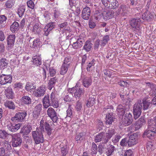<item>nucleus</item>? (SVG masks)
Returning <instances> with one entry per match:
<instances>
[{
  "label": "nucleus",
  "mask_w": 156,
  "mask_h": 156,
  "mask_svg": "<svg viewBox=\"0 0 156 156\" xmlns=\"http://www.w3.org/2000/svg\"><path fill=\"white\" fill-rule=\"evenodd\" d=\"M52 129L46 120L42 119L40 122L39 128L36 130L32 132V136H50L52 133Z\"/></svg>",
  "instance_id": "obj_1"
},
{
  "label": "nucleus",
  "mask_w": 156,
  "mask_h": 156,
  "mask_svg": "<svg viewBox=\"0 0 156 156\" xmlns=\"http://www.w3.org/2000/svg\"><path fill=\"white\" fill-rule=\"evenodd\" d=\"M142 109V103L141 100H139L133 107V114L135 119H137L140 116Z\"/></svg>",
  "instance_id": "obj_2"
},
{
  "label": "nucleus",
  "mask_w": 156,
  "mask_h": 156,
  "mask_svg": "<svg viewBox=\"0 0 156 156\" xmlns=\"http://www.w3.org/2000/svg\"><path fill=\"white\" fill-rule=\"evenodd\" d=\"M109 40V37L108 35L104 36L103 37L102 40H100L99 39L96 40L94 44V49H98L100 46L102 48H103L108 43Z\"/></svg>",
  "instance_id": "obj_3"
},
{
  "label": "nucleus",
  "mask_w": 156,
  "mask_h": 156,
  "mask_svg": "<svg viewBox=\"0 0 156 156\" xmlns=\"http://www.w3.org/2000/svg\"><path fill=\"white\" fill-rule=\"evenodd\" d=\"M140 21L139 17L136 18H133L130 20L129 24L134 31L139 30L140 26Z\"/></svg>",
  "instance_id": "obj_4"
},
{
  "label": "nucleus",
  "mask_w": 156,
  "mask_h": 156,
  "mask_svg": "<svg viewBox=\"0 0 156 156\" xmlns=\"http://www.w3.org/2000/svg\"><path fill=\"white\" fill-rule=\"evenodd\" d=\"M16 36L15 34L9 35L7 37V49L8 50L10 51L12 49L14 45Z\"/></svg>",
  "instance_id": "obj_5"
},
{
  "label": "nucleus",
  "mask_w": 156,
  "mask_h": 156,
  "mask_svg": "<svg viewBox=\"0 0 156 156\" xmlns=\"http://www.w3.org/2000/svg\"><path fill=\"white\" fill-rule=\"evenodd\" d=\"M27 115V112L25 111L16 113L14 117L11 118V120L14 122H22L25 118Z\"/></svg>",
  "instance_id": "obj_6"
},
{
  "label": "nucleus",
  "mask_w": 156,
  "mask_h": 156,
  "mask_svg": "<svg viewBox=\"0 0 156 156\" xmlns=\"http://www.w3.org/2000/svg\"><path fill=\"white\" fill-rule=\"evenodd\" d=\"M47 112V115L51 118L53 122H57L58 119L57 113L53 108L50 107L48 109Z\"/></svg>",
  "instance_id": "obj_7"
},
{
  "label": "nucleus",
  "mask_w": 156,
  "mask_h": 156,
  "mask_svg": "<svg viewBox=\"0 0 156 156\" xmlns=\"http://www.w3.org/2000/svg\"><path fill=\"white\" fill-rule=\"evenodd\" d=\"M12 79V76L10 75L2 74L0 76V83L2 85H4L8 83H11Z\"/></svg>",
  "instance_id": "obj_8"
},
{
  "label": "nucleus",
  "mask_w": 156,
  "mask_h": 156,
  "mask_svg": "<svg viewBox=\"0 0 156 156\" xmlns=\"http://www.w3.org/2000/svg\"><path fill=\"white\" fill-rule=\"evenodd\" d=\"M133 121L132 115L130 112H126L122 123L125 126L130 125Z\"/></svg>",
  "instance_id": "obj_9"
},
{
  "label": "nucleus",
  "mask_w": 156,
  "mask_h": 156,
  "mask_svg": "<svg viewBox=\"0 0 156 156\" xmlns=\"http://www.w3.org/2000/svg\"><path fill=\"white\" fill-rule=\"evenodd\" d=\"M55 22H51L46 25L43 29V35L47 36L50 31L55 28Z\"/></svg>",
  "instance_id": "obj_10"
},
{
  "label": "nucleus",
  "mask_w": 156,
  "mask_h": 156,
  "mask_svg": "<svg viewBox=\"0 0 156 156\" xmlns=\"http://www.w3.org/2000/svg\"><path fill=\"white\" fill-rule=\"evenodd\" d=\"M42 108V105L40 103L38 104L35 107L32 113L33 117L34 119H36L39 117Z\"/></svg>",
  "instance_id": "obj_11"
},
{
  "label": "nucleus",
  "mask_w": 156,
  "mask_h": 156,
  "mask_svg": "<svg viewBox=\"0 0 156 156\" xmlns=\"http://www.w3.org/2000/svg\"><path fill=\"white\" fill-rule=\"evenodd\" d=\"M90 8L86 6L84 8L82 11V16L83 19L88 20L89 19L90 14Z\"/></svg>",
  "instance_id": "obj_12"
},
{
  "label": "nucleus",
  "mask_w": 156,
  "mask_h": 156,
  "mask_svg": "<svg viewBox=\"0 0 156 156\" xmlns=\"http://www.w3.org/2000/svg\"><path fill=\"white\" fill-rule=\"evenodd\" d=\"M42 102L44 108H47L49 106H51V103L49 95H47L44 96L42 99Z\"/></svg>",
  "instance_id": "obj_13"
},
{
  "label": "nucleus",
  "mask_w": 156,
  "mask_h": 156,
  "mask_svg": "<svg viewBox=\"0 0 156 156\" xmlns=\"http://www.w3.org/2000/svg\"><path fill=\"white\" fill-rule=\"evenodd\" d=\"M45 91L46 88L45 86H41L37 89L36 92H35V96L36 97H40L43 96L45 93Z\"/></svg>",
  "instance_id": "obj_14"
},
{
  "label": "nucleus",
  "mask_w": 156,
  "mask_h": 156,
  "mask_svg": "<svg viewBox=\"0 0 156 156\" xmlns=\"http://www.w3.org/2000/svg\"><path fill=\"white\" fill-rule=\"evenodd\" d=\"M113 11L111 10L103 11L102 15L104 19L107 20L112 18L113 17Z\"/></svg>",
  "instance_id": "obj_15"
},
{
  "label": "nucleus",
  "mask_w": 156,
  "mask_h": 156,
  "mask_svg": "<svg viewBox=\"0 0 156 156\" xmlns=\"http://www.w3.org/2000/svg\"><path fill=\"white\" fill-rule=\"evenodd\" d=\"M6 97L9 99H13L14 98V94L11 87H8L5 91Z\"/></svg>",
  "instance_id": "obj_16"
},
{
  "label": "nucleus",
  "mask_w": 156,
  "mask_h": 156,
  "mask_svg": "<svg viewBox=\"0 0 156 156\" xmlns=\"http://www.w3.org/2000/svg\"><path fill=\"white\" fill-rule=\"evenodd\" d=\"M115 119V117L112 113H108L106 116V124H111Z\"/></svg>",
  "instance_id": "obj_17"
},
{
  "label": "nucleus",
  "mask_w": 156,
  "mask_h": 156,
  "mask_svg": "<svg viewBox=\"0 0 156 156\" xmlns=\"http://www.w3.org/2000/svg\"><path fill=\"white\" fill-rule=\"evenodd\" d=\"M142 18L144 20L147 21H150L152 19L153 15L151 12L147 11L144 12L142 15Z\"/></svg>",
  "instance_id": "obj_18"
},
{
  "label": "nucleus",
  "mask_w": 156,
  "mask_h": 156,
  "mask_svg": "<svg viewBox=\"0 0 156 156\" xmlns=\"http://www.w3.org/2000/svg\"><path fill=\"white\" fill-rule=\"evenodd\" d=\"M58 79L55 77L51 78L48 83V88L51 90L53 87H54L56 83L58 82Z\"/></svg>",
  "instance_id": "obj_19"
},
{
  "label": "nucleus",
  "mask_w": 156,
  "mask_h": 156,
  "mask_svg": "<svg viewBox=\"0 0 156 156\" xmlns=\"http://www.w3.org/2000/svg\"><path fill=\"white\" fill-rule=\"evenodd\" d=\"M84 93V90L82 88L79 87H76L75 91V94L74 96L76 98L79 99L81 96Z\"/></svg>",
  "instance_id": "obj_20"
},
{
  "label": "nucleus",
  "mask_w": 156,
  "mask_h": 156,
  "mask_svg": "<svg viewBox=\"0 0 156 156\" xmlns=\"http://www.w3.org/2000/svg\"><path fill=\"white\" fill-rule=\"evenodd\" d=\"M119 5L118 2L117 0H110L107 8L114 9L118 8Z\"/></svg>",
  "instance_id": "obj_21"
},
{
  "label": "nucleus",
  "mask_w": 156,
  "mask_h": 156,
  "mask_svg": "<svg viewBox=\"0 0 156 156\" xmlns=\"http://www.w3.org/2000/svg\"><path fill=\"white\" fill-rule=\"evenodd\" d=\"M21 124L18 123L14 126L12 124H10L7 125L8 129L10 131L13 132L18 130L20 127Z\"/></svg>",
  "instance_id": "obj_22"
},
{
  "label": "nucleus",
  "mask_w": 156,
  "mask_h": 156,
  "mask_svg": "<svg viewBox=\"0 0 156 156\" xmlns=\"http://www.w3.org/2000/svg\"><path fill=\"white\" fill-rule=\"evenodd\" d=\"M116 111L118 114L122 116L125 113H126V112H128L125 110L124 107L121 105H119L118 106Z\"/></svg>",
  "instance_id": "obj_23"
},
{
  "label": "nucleus",
  "mask_w": 156,
  "mask_h": 156,
  "mask_svg": "<svg viewBox=\"0 0 156 156\" xmlns=\"http://www.w3.org/2000/svg\"><path fill=\"white\" fill-rule=\"evenodd\" d=\"M8 65V61L6 58H2L0 60V69L2 70L6 68Z\"/></svg>",
  "instance_id": "obj_24"
},
{
  "label": "nucleus",
  "mask_w": 156,
  "mask_h": 156,
  "mask_svg": "<svg viewBox=\"0 0 156 156\" xmlns=\"http://www.w3.org/2000/svg\"><path fill=\"white\" fill-rule=\"evenodd\" d=\"M12 142L13 146L17 147L21 144L22 140L20 137H14L12 139Z\"/></svg>",
  "instance_id": "obj_25"
},
{
  "label": "nucleus",
  "mask_w": 156,
  "mask_h": 156,
  "mask_svg": "<svg viewBox=\"0 0 156 156\" xmlns=\"http://www.w3.org/2000/svg\"><path fill=\"white\" fill-rule=\"evenodd\" d=\"M83 39L78 38L77 41L73 43L72 44L73 48L74 49H78L81 48L82 46Z\"/></svg>",
  "instance_id": "obj_26"
},
{
  "label": "nucleus",
  "mask_w": 156,
  "mask_h": 156,
  "mask_svg": "<svg viewBox=\"0 0 156 156\" xmlns=\"http://www.w3.org/2000/svg\"><path fill=\"white\" fill-rule=\"evenodd\" d=\"M147 88H149L151 90L149 91V94L152 96H154V89H155V84L153 83H147Z\"/></svg>",
  "instance_id": "obj_27"
},
{
  "label": "nucleus",
  "mask_w": 156,
  "mask_h": 156,
  "mask_svg": "<svg viewBox=\"0 0 156 156\" xmlns=\"http://www.w3.org/2000/svg\"><path fill=\"white\" fill-rule=\"evenodd\" d=\"M92 80L90 77H86L82 80L83 84L85 87L88 88L91 85Z\"/></svg>",
  "instance_id": "obj_28"
},
{
  "label": "nucleus",
  "mask_w": 156,
  "mask_h": 156,
  "mask_svg": "<svg viewBox=\"0 0 156 156\" xmlns=\"http://www.w3.org/2000/svg\"><path fill=\"white\" fill-rule=\"evenodd\" d=\"M33 62L34 64L38 66L42 64L41 59V57L39 56H34L33 58Z\"/></svg>",
  "instance_id": "obj_29"
},
{
  "label": "nucleus",
  "mask_w": 156,
  "mask_h": 156,
  "mask_svg": "<svg viewBox=\"0 0 156 156\" xmlns=\"http://www.w3.org/2000/svg\"><path fill=\"white\" fill-rule=\"evenodd\" d=\"M19 28V25L16 22H14L11 25L10 27V30L13 33H15L17 31Z\"/></svg>",
  "instance_id": "obj_30"
},
{
  "label": "nucleus",
  "mask_w": 156,
  "mask_h": 156,
  "mask_svg": "<svg viewBox=\"0 0 156 156\" xmlns=\"http://www.w3.org/2000/svg\"><path fill=\"white\" fill-rule=\"evenodd\" d=\"M137 137H129L127 143L129 146H131L136 144L138 143Z\"/></svg>",
  "instance_id": "obj_31"
},
{
  "label": "nucleus",
  "mask_w": 156,
  "mask_h": 156,
  "mask_svg": "<svg viewBox=\"0 0 156 156\" xmlns=\"http://www.w3.org/2000/svg\"><path fill=\"white\" fill-rule=\"evenodd\" d=\"M81 12V10L80 7H77L76 8V10L75 11V15L76 18L75 19V22L78 23V26L80 25V24L79 21L77 20L79 19V15Z\"/></svg>",
  "instance_id": "obj_32"
},
{
  "label": "nucleus",
  "mask_w": 156,
  "mask_h": 156,
  "mask_svg": "<svg viewBox=\"0 0 156 156\" xmlns=\"http://www.w3.org/2000/svg\"><path fill=\"white\" fill-rule=\"evenodd\" d=\"M31 129L32 128L30 125L24 126L22 129L20 133H23V135H27L30 132Z\"/></svg>",
  "instance_id": "obj_33"
},
{
  "label": "nucleus",
  "mask_w": 156,
  "mask_h": 156,
  "mask_svg": "<svg viewBox=\"0 0 156 156\" xmlns=\"http://www.w3.org/2000/svg\"><path fill=\"white\" fill-rule=\"evenodd\" d=\"M148 128L149 129L156 132V128L155 123L153 122L152 119H150L148 121Z\"/></svg>",
  "instance_id": "obj_34"
},
{
  "label": "nucleus",
  "mask_w": 156,
  "mask_h": 156,
  "mask_svg": "<svg viewBox=\"0 0 156 156\" xmlns=\"http://www.w3.org/2000/svg\"><path fill=\"white\" fill-rule=\"evenodd\" d=\"M146 98H144L141 101L142 103V109L144 110H146L150 106L151 103L149 101H146Z\"/></svg>",
  "instance_id": "obj_35"
},
{
  "label": "nucleus",
  "mask_w": 156,
  "mask_h": 156,
  "mask_svg": "<svg viewBox=\"0 0 156 156\" xmlns=\"http://www.w3.org/2000/svg\"><path fill=\"white\" fill-rule=\"evenodd\" d=\"M145 122V121L144 117H141L137 122L135 125V129H139Z\"/></svg>",
  "instance_id": "obj_36"
},
{
  "label": "nucleus",
  "mask_w": 156,
  "mask_h": 156,
  "mask_svg": "<svg viewBox=\"0 0 156 156\" xmlns=\"http://www.w3.org/2000/svg\"><path fill=\"white\" fill-rule=\"evenodd\" d=\"M93 44L91 42L89 41H87L85 43V44L83 46V49L86 51H90L92 48Z\"/></svg>",
  "instance_id": "obj_37"
},
{
  "label": "nucleus",
  "mask_w": 156,
  "mask_h": 156,
  "mask_svg": "<svg viewBox=\"0 0 156 156\" xmlns=\"http://www.w3.org/2000/svg\"><path fill=\"white\" fill-rule=\"evenodd\" d=\"M4 105L5 107H8L9 109L14 110L15 108V106L14 103L13 102L11 101H6L5 102Z\"/></svg>",
  "instance_id": "obj_38"
},
{
  "label": "nucleus",
  "mask_w": 156,
  "mask_h": 156,
  "mask_svg": "<svg viewBox=\"0 0 156 156\" xmlns=\"http://www.w3.org/2000/svg\"><path fill=\"white\" fill-rule=\"evenodd\" d=\"M21 101L24 104L29 105L31 103V99L29 96H24L22 98Z\"/></svg>",
  "instance_id": "obj_39"
},
{
  "label": "nucleus",
  "mask_w": 156,
  "mask_h": 156,
  "mask_svg": "<svg viewBox=\"0 0 156 156\" xmlns=\"http://www.w3.org/2000/svg\"><path fill=\"white\" fill-rule=\"evenodd\" d=\"M143 135L146 136H156V132L149 129L146 130L143 133Z\"/></svg>",
  "instance_id": "obj_40"
},
{
  "label": "nucleus",
  "mask_w": 156,
  "mask_h": 156,
  "mask_svg": "<svg viewBox=\"0 0 156 156\" xmlns=\"http://www.w3.org/2000/svg\"><path fill=\"white\" fill-rule=\"evenodd\" d=\"M36 87L34 86V84L30 83L29 82H27L26 83L25 89L27 91L32 90L35 89Z\"/></svg>",
  "instance_id": "obj_41"
},
{
  "label": "nucleus",
  "mask_w": 156,
  "mask_h": 156,
  "mask_svg": "<svg viewBox=\"0 0 156 156\" xmlns=\"http://www.w3.org/2000/svg\"><path fill=\"white\" fill-rule=\"evenodd\" d=\"M50 100L51 103V106L54 108H57L59 106L58 99L57 98H50Z\"/></svg>",
  "instance_id": "obj_42"
},
{
  "label": "nucleus",
  "mask_w": 156,
  "mask_h": 156,
  "mask_svg": "<svg viewBox=\"0 0 156 156\" xmlns=\"http://www.w3.org/2000/svg\"><path fill=\"white\" fill-rule=\"evenodd\" d=\"M69 67V66L62 64L60 68V74L64 75L65 74L67 71Z\"/></svg>",
  "instance_id": "obj_43"
},
{
  "label": "nucleus",
  "mask_w": 156,
  "mask_h": 156,
  "mask_svg": "<svg viewBox=\"0 0 156 156\" xmlns=\"http://www.w3.org/2000/svg\"><path fill=\"white\" fill-rule=\"evenodd\" d=\"M107 151L106 152V154L107 156L111 155L114 150V147L112 145H109L108 146Z\"/></svg>",
  "instance_id": "obj_44"
},
{
  "label": "nucleus",
  "mask_w": 156,
  "mask_h": 156,
  "mask_svg": "<svg viewBox=\"0 0 156 156\" xmlns=\"http://www.w3.org/2000/svg\"><path fill=\"white\" fill-rule=\"evenodd\" d=\"M25 12V8L24 6L22 5L19 7L17 10V14L19 17H21Z\"/></svg>",
  "instance_id": "obj_45"
},
{
  "label": "nucleus",
  "mask_w": 156,
  "mask_h": 156,
  "mask_svg": "<svg viewBox=\"0 0 156 156\" xmlns=\"http://www.w3.org/2000/svg\"><path fill=\"white\" fill-rule=\"evenodd\" d=\"M95 99L94 98L90 97L87 100L86 106L88 107H91L95 103Z\"/></svg>",
  "instance_id": "obj_46"
},
{
  "label": "nucleus",
  "mask_w": 156,
  "mask_h": 156,
  "mask_svg": "<svg viewBox=\"0 0 156 156\" xmlns=\"http://www.w3.org/2000/svg\"><path fill=\"white\" fill-rule=\"evenodd\" d=\"M73 108L71 107V105H69L68 108L66 111L67 117H69L70 118L73 117Z\"/></svg>",
  "instance_id": "obj_47"
},
{
  "label": "nucleus",
  "mask_w": 156,
  "mask_h": 156,
  "mask_svg": "<svg viewBox=\"0 0 156 156\" xmlns=\"http://www.w3.org/2000/svg\"><path fill=\"white\" fill-rule=\"evenodd\" d=\"M71 57L68 56L65 58L62 64L65 65L69 66L71 61Z\"/></svg>",
  "instance_id": "obj_48"
},
{
  "label": "nucleus",
  "mask_w": 156,
  "mask_h": 156,
  "mask_svg": "<svg viewBox=\"0 0 156 156\" xmlns=\"http://www.w3.org/2000/svg\"><path fill=\"white\" fill-rule=\"evenodd\" d=\"M41 43V42L39 39H37L34 40L33 41V47L35 48H39L40 47Z\"/></svg>",
  "instance_id": "obj_49"
},
{
  "label": "nucleus",
  "mask_w": 156,
  "mask_h": 156,
  "mask_svg": "<svg viewBox=\"0 0 156 156\" xmlns=\"http://www.w3.org/2000/svg\"><path fill=\"white\" fill-rule=\"evenodd\" d=\"M35 0H29L27 2V5L28 8L32 9H34L35 4L34 2Z\"/></svg>",
  "instance_id": "obj_50"
},
{
  "label": "nucleus",
  "mask_w": 156,
  "mask_h": 156,
  "mask_svg": "<svg viewBox=\"0 0 156 156\" xmlns=\"http://www.w3.org/2000/svg\"><path fill=\"white\" fill-rule=\"evenodd\" d=\"M102 16V13L101 14L99 11H97L94 14V18L96 20L99 21Z\"/></svg>",
  "instance_id": "obj_51"
},
{
  "label": "nucleus",
  "mask_w": 156,
  "mask_h": 156,
  "mask_svg": "<svg viewBox=\"0 0 156 156\" xmlns=\"http://www.w3.org/2000/svg\"><path fill=\"white\" fill-rule=\"evenodd\" d=\"M82 108V103L79 101H78L75 106V109L77 111H80Z\"/></svg>",
  "instance_id": "obj_52"
},
{
  "label": "nucleus",
  "mask_w": 156,
  "mask_h": 156,
  "mask_svg": "<svg viewBox=\"0 0 156 156\" xmlns=\"http://www.w3.org/2000/svg\"><path fill=\"white\" fill-rule=\"evenodd\" d=\"M73 96V95H71V94H68L67 93L65 96L64 100V101L66 102H70L72 100Z\"/></svg>",
  "instance_id": "obj_53"
},
{
  "label": "nucleus",
  "mask_w": 156,
  "mask_h": 156,
  "mask_svg": "<svg viewBox=\"0 0 156 156\" xmlns=\"http://www.w3.org/2000/svg\"><path fill=\"white\" fill-rule=\"evenodd\" d=\"M15 2L8 0L5 3V6L8 8H11L14 5Z\"/></svg>",
  "instance_id": "obj_54"
},
{
  "label": "nucleus",
  "mask_w": 156,
  "mask_h": 156,
  "mask_svg": "<svg viewBox=\"0 0 156 156\" xmlns=\"http://www.w3.org/2000/svg\"><path fill=\"white\" fill-rule=\"evenodd\" d=\"M41 28L38 24H35L33 27V31L35 33H38L41 31Z\"/></svg>",
  "instance_id": "obj_55"
},
{
  "label": "nucleus",
  "mask_w": 156,
  "mask_h": 156,
  "mask_svg": "<svg viewBox=\"0 0 156 156\" xmlns=\"http://www.w3.org/2000/svg\"><path fill=\"white\" fill-rule=\"evenodd\" d=\"M35 143L38 144L40 143H42L44 141L43 137H33Z\"/></svg>",
  "instance_id": "obj_56"
},
{
  "label": "nucleus",
  "mask_w": 156,
  "mask_h": 156,
  "mask_svg": "<svg viewBox=\"0 0 156 156\" xmlns=\"http://www.w3.org/2000/svg\"><path fill=\"white\" fill-rule=\"evenodd\" d=\"M95 62V60L93 59L87 65V71L90 72V68L92 66H93L95 65L94 62Z\"/></svg>",
  "instance_id": "obj_57"
},
{
  "label": "nucleus",
  "mask_w": 156,
  "mask_h": 156,
  "mask_svg": "<svg viewBox=\"0 0 156 156\" xmlns=\"http://www.w3.org/2000/svg\"><path fill=\"white\" fill-rule=\"evenodd\" d=\"M18 57H22V59L21 60L24 62L28 59L29 57L27 56L26 54L24 53L19 55Z\"/></svg>",
  "instance_id": "obj_58"
},
{
  "label": "nucleus",
  "mask_w": 156,
  "mask_h": 156,
  "mask_svg": "<svg viewBox=\"0 0 156 156\" xmlns=\"http://www.w3.org/2000/svg\"><path fill=\"white\" fill-rule=\"evenodd\" d=\"M50 75L51 76H54L56 73V71L55 69L53 68H50L49 69Z\"/></svg>",
  "instance_id": "obj_59"
},
{
  "label": "nucleus",
  "mask_w": 156,
  "mask_h": 156,
  "mask_svg": "<svg viewBox=\"0 0 156 156\" xmlns=\"http://www.w3.org/2000/svg\"><path fill=\"white\" fill-rule=\"evenodd\" d=\"M124 156H133V153L130 149L127 150L125 152Z\"/></svg>",
  "instance_id": "obj_60"
},
{
  "label": "nucleus",
  "mask_w": 156,
  "mask_h": 156,
  "mask_svg": "<svg viewBox=\"0 0 156 156\" xmlns=\"http://www.w3.org/2000/svg\"><path fill=\"white\" fill-rule=\"evenodd\" d=\"M115 133L114 129H111L108 130L107 133L108 135H107L106 136H112Z\"/></svg>",
  "instance_id": "obj_61"
},
{
  "label": "nucleus",
  "mask_w": 156,
  "mask_h": 156,
  "mask_svg": "<svg viewBox=\"0 0 156 156\" xmlns=\"http://www.w3.org/2000/svg\"><path fill=\"white\" fill-rule=\"evenodd\" d=\"M119 85L122 87H126L128 85L127 82L122 80H120L118 82Z\"/></svg>",
  "instance_id": "obj_62"
},
{
  "label": "nucleus",
  "mask_w": 156,
  "mask_h": 156,
  "mask_svg": "<svg viewBox=\"0 0 156 156\" xmlns=\"http://www.w3.org/2000/svg\"><path fill=\"white\" fill-rule=\"evenodd\" d=\"M59 12L58 9H55L54 10L53 16L54 18H58L59 16Z\"/></svg>",
  "instance_id": "obj_63"
},
{
  "label": "nucleus",
  "mask_w": 156,
  "mask_h": 156,
  "mask_svg": "<svg viewBox=\"0 0 156 156\" xmlns=\"http://www.w3.org/2000/svg\"><path fill=\"white\" fill-rule=\"evenodd\" d=\"M61 151L62 156H65L67 153L66 147H62L61 148Z\"/></svg>",
  "instance_id": "obj_64"
}]
</instances>
